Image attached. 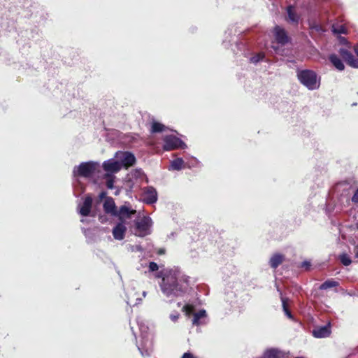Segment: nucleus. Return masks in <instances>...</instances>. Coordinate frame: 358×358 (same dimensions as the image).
<instances>
[{
  "instance_id": "nucleus-1",
  "label": "nucleus",
  "mask_w": 358,
  "mask_h": 358,
  "mask_svg": "<svg viewBox=\"0 0 358 358\" xmlns=\"http://www.w3.org/2000/svg\"><path fill=\"white\" fill-rule=\"evenodd\" d=\"M159 277L162 278L159 287L162 294L171 300L183 296L189 289V277L178 268L164 269Z\"/></svg>"
},
{
  "instance_id": "nucleus-2",
  "label": "nucleus",
  "mask_w": 358,
  "mask_h": 358,
  "mask_svg": "<svg viewBox=\"0 0 358 358\" xmlns=\"http://www.w3.org/2000/svg\"><path fill=\"white\" fill-rule=\"evenodd\" d=\"M101 172V166L97 162L89 161L82 162L74 167L73 171V176L81 178H90Z\"/></svg>"
},
{
  "instance_id": "nucleus-3",
  "label": "nucleus",
  "mask_w": 358,
  "mask_h": 358,
  "mask_svg": "<svg viewBox=\"0 0 358 358\" xmlns=\"http://www.w3.org/2000/svg\"><path fill=\"white\" fill-rule=\"evenodd\" d=\"M297 78L300 83L310 90H317L320 87V80H317V75L313 70H301L298 71Z\"/></svg>"
},
{
  "instance_id": "nucleus-4",
  "label": "nucleus",
  "mask_w": 358,
  "mask_h": 358,
  "mask_svg": "<svg viewBox=\"0 0 358 358\" xmlns=\"http://www.w3.org/2000/svg\"><path fill=\"white\" fill-rule=\"evenodd\" d=\"M137 324L143 339V343L137 345L138 349L143 357L150 356L152 349L150 347L151 343L148 340V327L140 318L137 319Z\"/></svg>"
},
{
  "instance_id": "nucleus-5",
  "label": "nucleus",
  "mask_w": 358,
  "mask_h": 358,
  "mask_svg": "<svg viewBox=\"0 0 358 358\" xmlns=\"http://www.w3.org/2000/svg\"><path fill=\"white\" fill-rule=\"evenodd\" d=\"M152 220L148 216H145L136 222V235L144 237L152 232Z\"/></svg>"
},
{
  "instance_id": "nucleus-6",
  "label": "nucleus",
  "mask_w": 358,
  "mask_h": 358,
  "mask_svg": "<svg viewBox=\"0 0 358 358\" xmlns=\"http://www.w3.org/2000/svg\"><path fill=\"white\" fill-rule=\"evenodd\" d=\"M101 166L106 172L104 179H115L114 176H112V174L116 173L121 170L122 164L114 159H110L103 162Z\"/></svg>"
},
{
  "instance_id": "nucleus-7",
  "label": "nucleus",
  "mask_w": 358,
  "mask_h": 358,
  "mask_svg": "<svg viewBox=\"0 0 358 358\" xmlns=\"http://www.w3.org/2000/svg\"><path fill=\"white\" fill-rule=\"evenodd\" d=\"M164 150H173L177 148H184L186 144L179 138L173 135H168L163 138Z\"/></svg>"
},
{
  "instance_id": "nucleus-8",
  "label": "nucleus",
  "mask_w": 358,
  "mask_h": 358,
  "mask_svg": "<svg viewBox=\"0 0 358 358\" xmlns=\"http://www.w3.org/2000/svg\"><path fill=\"white\" fill-rule=\"evenodd\" d=\"M286 13L287 15L285 17V20L289 24L297 26L299 20H300V15L297 13L296 7L293 5H289L286 8Z\"/></svg>"
},
{
  "instance_id": "nucleus-9",
  "label": "nucleus",
  "mask_w": 358,
  "mask_h": 358,
  "mask_svg": "<svg viewBox=\"0 0 358 358\" xmlns=\"http://www.w3.org/2000/svg\"><path fill=\"white\" fill-rule=\"evenodd\" d=\"M339 55L350 66L358 69V59H356L350 51L345 48H340Z\"/></svg>"
},
{
  "instance_id": "nucleus-10",
  "label": "nucleus",
  "mask_w": 358,
  "mask_h": 358,
  "mask_svg": "<svg viewBox=\"0 0 358 358\" xmlns=\"http://www.w3.org/2000/svg\"><path fill=\"white\" fill-rule=\"evenodd\" d=\"M92 205V198L87 196L82 203L78 206V211L82 216H88L90 215Z\"/></svg>"
},
{
  "instance_id": "nucleus-11",
  "label": "nucleus",
  "mask_w": 358,
  "mask_h": 358,
  "mask_svg": "<svg viewBox=\"0 0 358 358\" xmlns=\"http://www.w3.org/2000/svg\"><path fill=\"white\" fill-rule=\"evenodd\" d=\"M274 36L277 43L282 45L287 44L289 41V38L286 31L280 26L275 27Z\"/></svg>"
},
{
  "instance_id": "nucleus-12",
  "label": "nucleus",
  "mask_w": 358,
  "mask_h": 358,
  "mask_svg": "<svg viewBox=\"0 0 358 358\" xmlns=\"http://www.w3.org/2000/svg\"><path fill=\"white\" fill-rule=\"evenodd\" d=\"M331 332V324L328 323L326 325L315 327L313 330L312 334L315 338H322L328 337Z\"/></svg>"
},
{
  "instance_id": "nucleus-13",
  "label": "nucleus",
  "mask_w": 358,
  "mask_h": 358,
  "mask_svg": "<svg viewBox=\"0 0 358 358\" xmlns=\"http://www.w3.org/2000/svg\"><path fill=\"white\" fill-rule=\"evenodd\" d=\"M143 201L148 204H152L157 201V190L152 187H148L143 192Z\"/></svg>"
},
{
  "instance_id": "nucleus-14",
  "label": "nucleus",
  "mask_w": 358,
  "mask_h": 358,
  "mask_svg": "<svg viewBox=\"0 0 358 358\" xmlns=\"http://www.w3.org/2000/svg\"><path fill=\"white\" fill-rule=\"evenodd\" d=\"M103 206L104 211L106 213L110 214L112 215H117L116 206H115L114 200L112 198H110V197L106 198V199L104 200Z\"/></svg>"
},
{
  "instance_id": "nucleus-15",
  "label": "nucleus",
  "mask_w": 358,
  "mask_h": 358,
  "mask_svg": "<svg viewBox=\"0 0 358 358\" xmlns=\"http://www.w3.org/2000/svg\"><path fill=\"white\" fill-rule=\"evenodd\" d=\"M127 228L122 222L118 223L113 229V236L115 239L121 241L124 238Z\"/></svg>"
},
{
  "instance_id": "nucleus-16",
  "label": "nucleus",
  "mask_w": 358,
  "mask_h": 358,
  "mask_svg": "<svg viewBox=\"0 0 358 358\" xmlns=\"http://www.w3.org/2000/svg\"><path fill=\"white\" fill-rule=\"evenodd\" d=\"M206 312L205 310H200L199 312L194 313L192 319V324L200 326L206 323Z\"/></svg>"
},
{
  "instance_id": "nucleus-17",
  "label": "nucleus",
  "mask_w": 358,
  "mask_h": 358,
  "mask_svg": "<svg viewBox=\"0 0 358 358\" xmlns=\"http://www.w3.org/2000/svg\"><path fill=\"white\" fill-rule=\"evenodd\" d=\"M135 162L136 158L134 155L129 152H125L122 154L120 164H122V166L128 167L132 166Z\"/></svg>"
},
{
  "instance_id": "nucleus-18",
  "label": "nucleus",
  "mask_w": 358,
  "mask_h": 358,
  "mask_svg": "<svg viewBox=\"0 0 358 358\" xmlns=\"http://www.w3.org/2000/svg\"><path fill=\"white\" fill-rule=\"evenodd\" d=\"M329 60L338 71H343L345 65L340 57L336 54L329 55Z\"/></svg>"
},
{
  "instance_id": "nucleus-19",
  "label": "nucleus",
  "mask_w": 358,
  "mask_h": 358,
  "mask_svg": "<svg viewBox=\"0 0 358 358\" xmlns=\"http://www.w3.org/2000/svg\"><path fill=\"white\" fill-rule=\"evenodd\" d=\"M282 352L275 348L268 349L263 354V358H282Z\"/></svg>"
},
{
  "instance_id": "nucleus-20",
  "label": "nucleus",
  "mask_w": 358,
  "mask_h": 358,
  "mask_svg": "<svg viewBox=\"0 0 358 358\" xmlns=\"http://www.w3.org/2000/svg\"><path fill=\"white\" fill-rule=\"evenodd\" d=\"M136 210H130L125 206H121L119 211H117V215L120 217V219L129 218L132 214H134Z\"/></svg>"
},
{
  "instance_id": "nucleus-21",
  "label": "nucleus",
  "mask_w": 358,
  "mask_h": 358,
  "mask_svg": "<svg viewBox=\"0 0 358 358\" xmlns=\"http://www.w3.org/2000/svg\"><path fill=\"white\" fill-rule=\"evenodd\" d=\"M285 259V257L280 254L273 255L270 260L269 264L271 268H276L280 264H281Z\"/></svg>"
},
{
  "instance_id": "nucleus-22",
  "label": "nucleus",
  "mask_w": 358,
  "mask_h": 358,
  "mask_svg": "<svg viewBox=\"0 0 358 358\" xmlns=\"http://www.w3.org/2000/svg\"><path fill=\"white\" fill-rule=\"evenodd\" d=\"M165 129H166V127L163 124L156 122V121H153L152 122L150 132L152 134L160 133V132L164 131L165 130Z\"/></svg>"
},
{
  "instance_id": "nucleus-23",
  "label": "nucleus",
  "mask_w": 358,
  "mask_h": 358,
  "mask_svg": "<svg viewBox=\"0 0 358 358\" xmlns=\"http://www.w3.org/2000/svg\"><path fill=\"white\" fill-rule=\"evenodd\" d=\"M278 291L280 293V299H281V301H282V308H283V311L285 313V314L290 319H292V313H290V311L289 310V309L287 308V298H285L284 296H282V292L280 291V289L278 288Z\"/></svg>"
},
{
  "instance_id": "nucleus-24",
  "label": "nucleus",
  "mask_w": 358,
  "mask_h": 358,
  "mask_svg": "<svg viewBox=\"0 0 358 358\" xmlns=\"http://www.w3.org/2000/svg\"><path fill=\"white\" fill-rule=\"evenodd\" d=\"M337 286H338V282L337 281L334 280H328L320 285V289L323 290Z\"/></svg>"
},
{
  "instance_id": "nucleus-25",
  "label": "nucleus",
  "mask_w": 358,
  "mask_h": 358,
  "mask_svg": "<svg viewBox=\"0 0 358 358\" xmlns=\"http://www.w3.org/2000/svg\"><path fill=\"white\" fill-rule=\"evenodd\" d=\"M309 27H310V29L312 31H316L317 33H323V32L325 31V29H324V27L321 24H318L317 22H312V23H310L309 24Z\"/></svg>"
},
{
  "instance_id": "nucleus-26",
  "label": "nucleus",
  "mask_w": 358,
  "mask_h": 358,
  "mask_svg": "<svg viewBox=\"0 0 358 358\" xmlns=\"http://www.w3.org/2000/svg\"><path fill=\"white\" fill-rule=\"evenodd\" d=\"M339 259L344 266H349L352 262L350 256L345 253L341 255Z\"/></svg>"
},
{
  "instance_id": "nucleus-27",
  "label": "nucleus",
  "mask_w": 358,
  "mask_h": 358,
  "mask_svg": "<svg viewBox=\"0 0 358 358\" xmlns=\"http://www.w3.org/2000/svg\"><path fill=\"white\" fill-rule=\"evenodd\" d=\"M184 162L182 159L178 158L172 162L171 166L173 169L179 170L181 169Z\"/></svg>"
},
{
  "instance_id": "nucleus-28",
  "label": "nucleus",
  "mask_w": 358,
  "mask_h": 358,
  "mask_svg": "<svg viewBox=\"0 0 358 358\" xmlns=\"http://www.w3.org/2000/svg\"><path fill=\"white\" fill-rule=\"evenodd\" d=\"M182 310L187 316H189L194 310V307L192 305L186 304L182 307Z\"/></svg>"
},
{
  "instance_id": "nucleus-29",
  "label": "nucleus",
  "mask_w": 358,
  "mask_h": 358,
  "mask_svg": "<svg viewBox=\"0 0 358 358\" xmlns=\"http://www.w3.org/2000/svg\"><path fill=\"white\" fill-rule=\"evenodd\" d=\"M264 58V54L262 52L258 53L255 56L252 57L251 58V61L253 63H257L261 60H262Z\"/></svg>"
},
{
  "instance_id": "nucleus-30",
  "label": "nucleus",
  "mask_w": 358,
  "mask_h": 358,
  "mask_svg": "<svg viewBox=\"0 0 358 358\" xmlns=\"http://www.w3.org/2000/svg\"><path fill=\"white\" fill-rule=\"evenodd\" d=\"M169 317L171 320V321H173V322H176L180 317V314L178 312L175 311L170 314Z\"/></svg>"
},
{
  "instance_id": "nucleus-31",
  "label": "nucleus",
  "mask_w": 358,
  "mask_h": 358,
  "mask_svg": "<svg viewBox=\"0 0 358 358\" xmlns=\"http://www.w3.org/2000/svg\"><path fill=\"white\" fill-rule=\"evenodd\" d=\"M158 268H159V266L157 263L152 262L149 264L150 271H157Z\"/></svg>"
},
{
  "instance_id": "nucleus-32",
  "label": "nucleus",
  "mask_w": 358,
  "mask_h": 358,
  "mask_svg": "<svg viewBox=\"0 0 358 358\" xmlns=\"http://www.w3.org/2000/svg\"><path fill=\"white\" fill-rule=\"evenodd\" d=\"M352 201L354 203H358V188L356 189L352 197Z\"/></svg>"
},
{
  "instance_id": "nucleus-33",
  "label": "nucleus",
  "mask_w": 358,
  "mask_h": 358,
  "mask_svg": "<svg viewBox=\"0 0 358 358\" xmlns=\"http://www.w3.org/2000/svg\"><path fill=\"white\" fill-rule=\"evenodd\" d=\"M181 358H197L193 354L190 352H185Z\"/></svg>"
},
{
  "instance_id": "nucleus-34",
  "label": "nucleus",
  "mask_w": 358,
  "mask_h": 358,
  "mask_svg": "<svg viewBox=\"0 0 358 358\" xmlns=\"http://www.w3.org/2000/svg\"><path fill=\"white\" fill-rule=\"evenodd\" d=\"M334 32L336 34H345V29L343 27H341L339 29H334Z\"/></svg>"
},
{
  "instance_id": "nucleus-35",
  "label": "nucleus",
  "mask_w": 358,
  "mask_h": 358,
  "mask_svg": "<svg viewBox=\"0 0 358 358\" xmlns=\"http://www.w3.org/2000/svg\"><path fill=\"white\" fill-rule=\"evenodd\" d=\"M310 265V262L308 261H304L301 263V267L305 268L306 269H308Z\"/></svg>"
},
{
  "instance_id": "nucleus-36",
  "label": "nucleus",
  "mask_w": 358,
  "mask_h": 358,
  "mask_svg": "<svg viewBox=\"0 0 358 358\" xmlns=\"http://www.w3.org/2000/svg\"><path fill=\"white\" fill-rule=\"evenodd\" d=\"M115 180H107V187L109 189L113 188Z\"/></svg>"
},
{
  "instance_id": "nucleus-37",
  "label": "nucleus",
  "mask_w": 358,
  "mask_h": 358,
  "mask_svg": "<svg viewBox=\"0 0 358 358\" xmlns=\"http://www.w3.org/2000/svg\"><path fill=\"white\" fill-rule=\"evenodd\" d=\"M106 198H107L106 192H101L99 194L100 201L103 200V199H106Z\"/></svg>"
},
{
  "instance_id": "nucleus-38",
  "label": "nucleus",
  "mask_w": 358,
  "mask_h": 358,
  "mask_svg": "<svg viewBox=\"0 0 358 358\" xmlns=\"http://www.w3.org/2000/svg\"><path fill=\"white\" fill-rule=\"evenodd\" d=\"M353 50H354L355 53L357 55V56L358 57V43H356L353 46Z\"/></svg>"
},
{
  "instance_id": "nucleus-39",
  "label": "nucleus",
  "mask_w": 358,
  "mask_h": 358,
  "mask_svg": "<svg viewBox=\"0 0 358 358\" xmlns=\"http://www.w3.org/2000/svg\"><path fill=\"white\" fill-rule=\"evenodd\" d=\"M136 173H137L138 175H135V179H138V178L140 179H143L140 175H141V173L139 171H136Z\"/></svg>"
},
{
  "instance_id": "nucleus-40",
  "label": "nucleus",
  "mask_w": 358,
  "mask_h": 358,
  "mask_svg": "<svg viewBox=\"0 0 358 358\" xmlns=\"http://www.w3.org/2000/svg\"><path fill=\"white\" fill-rule=\"evenodd\" d=\"M355 256L358 258V245L355 248Z\"/></svg>"
},
{
  "instance_id": "nucleus-41",
  "label": "nucleus",
  "mask_w": 358,
  "mask_h": 358,
  "mask_svg": "<svg viewBox=\"0 0 358 358\" xmlns=\"http://www.w3.org/2000/svg\"><path fill=\"white\" fill-rule=\"evenodd\" d=\"M141 300H142L141 299H140V298H137V299H136V302L135 303V304H138V303H140V302L141 301Z\"/></svg>"
},
{
  "instance_id": "nucleus-42",
  "label": "nucleus",
  "mask_w": 358,
  "mask_h": 358,
  "mask_svg": "<svg viewBox=\"0 0 358 358\" xmlns=\"http://www.w3.org/2000/svg\"><path fill=\"white\" fill-rule=\"evenodd\" d=\"M142 294H143V297H145V296H146V295H147V292H146L145 291H143V293H142Z\"/></svg>"
},
{
  "instance_id": "nucleus-43",
  "label": "nucleus",
  "mask_w": 358,
  "mask_h": 358,
  "mask_svg": "<svg viewBox=\"0 0 358 358\" xmlns=\"http://www.w3.org/2000/svg\"><path fill=\"white\" fill-rule=\"evenodd\" d=\"M343 43H345V44H348V42L347 41L346 38H343Z\"/></svg>"
},
{
  "instance_id": "nucleus-44",
  "label": "nucleus",
  "mask_w": 358,
  "mask_h": 358,
  "mask_svg": "<svg viewBox=\"0 0 358 358\" xmlns=\"http://www.w3.org/2000/svg\"><path fill=\"white\" fill-rule=\"evenodd\" d=\"M180 305H181V303H178V306H180Z\"/></svg>"
},
{
  "instance_id": "nucleus-45",
  "label": "nucleus",
  "mask_w": 358,
  "mask_h": 358,
  "mask_svg": "<svg viewBox=\"0 0 358 358\" xmlns=\"http://www.w3.org/2000/svg\"><path fill=\"white\" fill-rule=\"evenodd\" d=\"M296 358H303V357H296Z\"/></svg>"
},
{
  "instance_id": "nucleus-46",
  "label": "nucleus",
  "mask_w": 358,
  "mask_h": 358,
  "mask_svg": "<svg viewBox=\"0 0 358 358\" xmlns=\"http://www.w3.org/2000/svg\"><path fill=\"white\" fill-rule=\"evenodd\" d=\"M348 358H352V357H348Z\"/></svg>"
}]
</instances>
